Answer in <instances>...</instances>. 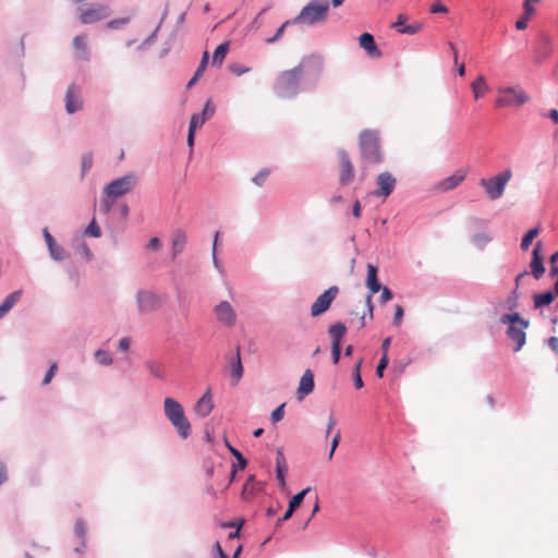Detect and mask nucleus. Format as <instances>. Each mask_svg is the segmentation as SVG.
I'll use <instances>...</instances> for the list:
<instances>
[{"label": "nucleus", "instance_id": "69168bd1", "mask_svg": "<svg viewBox=\"0 0 558 558\" xmlns=\"http://www.w3.org/2000/svg\"><path fill=\"white\" fill-rule=\"evenodd\" d=\"M447 12H448V8L440 2H436L430 7V13H433V14L447 13Z\"/></svg>", "mask_w": 558, "mask_h": 558}, {"label": "nucleus", "instance_id": "338daca9", "mask_svg": "<svg viewBox=\"0 0 558 558\" xmlns=\"http://www.w3.org/2000/svg\"><path fill=\"white\" fill-rule=\"evenodd\" d=\"M43 235H44V239H45V242H46V245H47L48 248L57 243L54 238L49 232L48 228H45L43 230Z\"/></svg>", "mask_w": 558, "mask_h": 558}, {"label": "nucleus", "instance_id": "0eeeda50", "mask_svg": "<svg viewBox=\"0 0 558 558\" xmlns=\"http://www.w3.org/2000/svg\"><path fill=\"white\" fill-rule=\"evenodd\" d=\"M138 184V174L129 172L123 177L117 178L109 182L105 189L104 194L110 197H122L131 193Z\"/></svg>", "mask_w": 558, "mask_h": 558}, {"label": "nucleus", "instance_id": "0e129e2a", "mask_svg": "<svg viewBox=\"0 0 558 558\" xmlns=\"http://www.w3.org/2000/svg\"><path fill=\"white\" fill-rule=\"evenodd\" d=\"M146 247L151 251H158L161 247V241L159 238L154 236L148 241Z\"/></svg>", "mask_w": 558, "mask_h": 558}, {"label": "nucleus", "instance_id": "603ef678", "mask_svg": "<svg viewBox=\"0 0 558 558\" xmlns=\"http://www.w3.org/2000/svg\"><path fill=\"white\" fill-rule=\"evenodd\" d=\"M388 363H389L388 355L387 354H383L380 360H379V362H378V364H377V367H376V375L379 378H381L384 376V372L387 368Z\"/></svg>", "mask_w": 558, "mask_h": 558}, {"label": "nucleus", "instance_id": "58836bf2", "mask_svg": "<svg viewBox=\"0 0 558 558\" xmlns=\"http://www.w3.org/2000/svg\"><path fill=\"white\" fill-rule=\"evenodd\" d=\"M311 492V487H306L295 494L289 501L290 510H296L303 502L305 496Z\"/></svg>", "mask_w": 558, "mask_h": 558}, {"label": "nucleus", "instance_id": "f704fd0d", "mask_svg": "<svg viewBox=\"0 0 558 558\" xmlns=\"http://www.w3.org/2000/svg\"><path fill=\"white\" fill-rule=\"evenodd\" d=\"M541 229L538 227L530 229L521 239L520 248L522 251H527L534 241V239L539 234Z\"/></svg>", "mask_w": 558, "mask_h": 558}, {"label": "nucleus", "instance_id": "774afa93", "mask_svg": "<svg viewBox=\"0 0 558 558\" xmlns=\"http://www.w3.org/2000/svg\"><path fill=\"white\" fill-rule=\"evenodd\" d=\"M131 344V340L129 337H123L118 342V350L121 352L128 351Z\"/></svg>", "mask_w": 558, "mask_h": 558}, {"label": "nucleus", "instance_id": "dca6fc26", "mask_svg": "<svg viewBox=\"0 0 558 558\" xmlns=\"http://www.w3.org/2000/svg\"><path fill=\"white\" fill-rule=\"evenodd\" d=\"M338 156L341 166L339 182L341 185H348L352 182L354 177L353 165L345 150H339Z\"/></svg>", "mask_w": 558, "mask_h": 558}, {"label": "nucleus", "instance_id": "c756f323", "mask_svg": "<svg viewBox=\"0 0 558 558\" xmlns=\"http://www.w3.org/2000/svg\"><path fill=\"white\" fill-rule=\"evenodd\" d=\"M347 332V327L343 323H336L331 325L328 329V333L331 338L332 345H341L342 338Z\"/></svg>", "mask_w": 558, "mask_h": 558}, {"label": "nucleus", "instance_id": "5701e85b", "mask_svg": "<svg viewBox=\"0 0 558 558\" xmlns=\"http://www.w3.org/2000/svg\"><path fill=\"white\" fill-rule=\"evenodd\" d=\"M360 46L368 53L372 58H378L381 56L380 50L376 46L374 36L369 33H363L359 37Z\"/></svg>", "mask_w": 558, "mask_h": 558}, {"label": "nucleus", "instance_id": "1a4fd4ad", "mask_svg": "<svg viewBox=\"0 0 558 558\" xmlns=\"http://www.w3.org/2000/svg\"><path fill=\"white\" fill-rule=\"evenodd\" d=\"M497 107H521L529 101L527 94L520 87H499Z\"/></svg>", "mask_w": 558, "mask_h": 558}, {"label": "nucleus", "instance_id": "6ab92c4d", "mask_svg": "<svg viewBox=\"0 0 558 558\" xmlns=\"http://www.w3.org/2000/svg\"><path fill=\"white\" fill-rule=\"evenodd\" d=\"M216 111V107L213 104L211 99H208L205 105L204 109L201 113H194L191 117L190 124L195 122V129L197 130L198 126H202L207 120H209Z\"/></svg>", "mask_w": 558, "mask_h": 558}, {"label": "nucleus", "instance_id": "4c0bfd02", "mask_svg": "<svg viewBox=\"0 0 558 558\" xmlns=\"http://www.w3.org/2000/svg\"><path fill=\"white\" fill-rule=\"evenodd\" d=\"M226 446L227 448L229 449L230 453L235 458L236 460V463H234L235 465L239 466L240 470H244L247 465V460L246 458L234 447H232L228 440H226Z\"/></svg>", "mask_w": 558, "mask_h": 558}, {"label": "nucleus", "instance_id": "7c9ffc66", "mask_svg": "<svg viewBox=\"0 0 558 558\" xmlns=\"http://www.w3.org/2000/svg\"><path fill=\"white\" fill-rule=\"evenodd\" d=\"M229 51V43L220 44L214 51L211 65L213 66H221L227 53Z\"/></svg>", "mask_w": 558, "mask_h": 558}, {"label": "nucleus", "instance_id": "052dcab7", "mask_svg": "<svg viewBox=\"0 0 558 558\" xmlns=\"http://www.w3.org/2000/svg\"><path fill=\"white\" fill-rule=\"evenodd\" d=\"M380 291H381V294H380L379 300H380L381 304L387 303L388 301H390L393 298V294H392L391 290L388 287H383L381 286Z\"/></svg>", "mask_w": 558, "mask_h": 558}, {"label": "nucleus", "instance_id": "e433bc0d", "mask_svg": "<svg viewBox=\"0 0 558 558\" xmlns=\"http://www.w3.org/2000/svg\"><path fill=\"white\" fill-rule=\"evenodd\" d=\"M48 252H49L50 257L53 260H56V262H61V260L65 259L69 256L66 251L61 245H59L58 243H56L52 246H50L48 248Z\"/></svg>", "mask_w": 558, "mask_h": 558}, {"label": "nucleus", "instance_id": "f8f14e48", "mask_svg": "<svg viewBox=\"0 0 558 558\" xmlns=\"http://www.w3.org/2000/svg\"><path fill=\"white\" fill-rule=\"evenodd\" d=\"M216 319L226 327H233L236 323V313L228 301H221L214 307Z\"/></svg>", "mask_w": 558, "mask_h": 558}, {"label": "nucleus", "instance_id": "f257e3e1", "mask_svg": "<svg viewBox=\"0 0 558 558\" xmlns=\"http://www.w3.org/2000/svg\"><path fill=\"white\" fill-rule=\"evenodd\" d=\"M323 70L324 60L320 56H306L293 69L278 74L274 84V93L279 98L291 99L300 90H312L317 86Z\"/></svg>", "mask_w": 558, "mask_h": 558}, {"label": "nucleus", "instance_id": "393cba45", "mask_svg": "<svg viewBox=\"0 0 558 558\" xmlns=\"http://www.w3.org/2000/svg\"><path fill=\"white\" fill-rule=\"evenodd\" d=\"M187 241L186 233L182 229H177L171 239V251L172 257L175 258L180 253L183 252Z\"/></svg>", "mask_w": 558, "mask_h": 558}, {"label": "nucleus", "instance_id": "37998d69", "mask_svg": "<svg viewBox=\"0 0 558 558\" xmlns=\"http://www.w3.org/2000/svg\"><path fill=\"white\" fill-rule=\"evenodd\" d=\"M258 489L257 487H255V482H254V476L251 475L247 481L245 482V484L243 485V488H242V497L244 499L248 498L251 495L254 494V492Z\"/></svg>", "mask_w": 558, "mask_h": 558}, {"label": "nucleus", "instance_id": "a211bd4d", "mask_svg": "<svg viewBox=\"0 0 558 558\" xmlns=\"http://www.w3.org/2000/svg\"><path fill=\"white\" fill-rule=\"evenodd\" d=\"M314 388V375L311 369H306L300 379V385L296 391L298 399L302 400L305 396L312 393Z\"/></svg>", "mask_w": 558, "mask_h": 558}, {"label": "nucleus", "instance_id": "f3484780", "mask_svg": "<svg viewBox=\"0 0 558 558\" xmlns=\"http://www.w3.org/2000/svg\"><path fill=\"white\" fill-rule=\"evenodd\" d=\"M213 409V395L210 388H208L205 393L196 401L193 411L198 417L204 418L211 413Z\"/></svg>", "mask_w": 558, "mask_h": 558}, {"label": "nucleus", "instance_id": "2f4dec72", "mask_svg": "<svg viewBox=\"0 0 558 558\" xmlns=\"http://www.w3.org/2000/svg\"><path fill=\"white\" fill-rule=\"evenodd\" d=\"M471 88L475 99H480L487 90L488 85L483 75H478L476 80L471 84Z\"/></svg>", "mask_w": 558, "mask_h": 558}, {"label": "nucleus", "instance_id": "6e6d98bb", "mask_svg": "<svg viewBox=\"0 0 558 558\" xmlns=\"http://www.w3.org/2000/svg\"><path fill=\"white\" fill-rule=\"evenodd\" d=\"M208 61H209V52L208 51H204L203 52V56H202V59H201V62L195 71V73H198L201 76L204 74L207 65H208Z\"/></svg>", "mask_w": 558, "mask_h": 558}, {"label": "nucleus", "instance_id": "f03ea898", "mask_svg": "<svg viewBox=\"0 0 558 558\" xmlns=\"http://www.w3.org/2000/svg\"><path fill=\"white\" fill-rule=\"evenodd\" d=\"M163 412L178 435L182 439H186L191 435V424L185 416L182 404L178 400L167 397L163 400Z\"/></svg>", "mask_w": 558, "mask_h": 558}, {"label": "nucleus", "instance_id": "473e14b6", "mask_svg": "<svg viewBox=\"0 0 558 558\" xmlns=\"http://www.w3.org/2000/svg\"><path fill=\"white\" fill-rule=\"evenodd\" d=\"M554 300L555 299H554V294H553L551 291H545V292H542V293H536L533 296L534 307L535 308H542V307L547 306L550 303H553Z\"/></svg>", "mask_w": 558, "mask_h": 558}, {"label": "nucleus", "instance_id": "a18cd8bd", "mask_svg": "<svg viewBox=\"0 0 558 558\" xmlns=\"http://www.w3.org/2000/svg\"><path fill=\"white\" fill-rule=\"evenodd\" d=\"M289 25H294V24H293V22H291V20H287V21H286V22H284V23H283V24L278 28V29H277V32L275 33V35H274L272 37L267 38L265 41H266L267 44H274V43L278 41V40L281 38V36L283 35L286 27H287V26H289Z\"/></svg>", "mask_w": 558, "mask_h": 558}, {"label": "nucleus", "instance_id": "ea45409f", "mask_svg": "<svg viewBox=\"0 0 558 558\" xmlns=\"http://www.w3.org/2000/svg\"><path fill=\"white\" fill-rule=\"evenodd\" d=\"M471 241L475 246L482 250L492 241V236L484 232L475 233L472 235Z\"/></svg>", "mask_w": 558, "mask_h": 558}, {"label": "nucleus", "instance_id": "3c124183", "mask_svg": "<svg viewBox=\"0 0 558 558\" xmlns=\"http://www.w3.org/2000/svg\"><path fill=\"white\" fill-rule=\"evenodd\" d=\"M284 407H286V403H282L280 404L279 407H277L270 414V420L272 423H278L280 422L283 416H284Z\"/></svg>", "mask_w": 558, "mask_h": 558}, {"label": "nucleus", "instance_id": "423d86ee", "mask_svg": "<svg viewBox=\"0 0 558 558\" xmlns=\"http://www.w3.org/2000/svg\"><path fill=\"white\" fill-rule=\"evenodd\" d=\"M360 150L362 157L372 163L383 160L379 150V138L375 131L365 130L360 134Z\"/></svg>", "mask_w": 558, "mask_h": 558}, {"label": "nucleus", "instance_id": "de8ad7c7", "mask_svg": "<svg viewBox=\"0 0 558 558\" xmlns=\"http://www.w3.org/2000/svg\"><path fill=\"white\" fill-rule=\"evenodd\" d=\"M159 29H160V24H158L156 26V28L154 29V32L137 47V50L138 51L144 50L146 47H149L150 45H153L156 41Z\"/></svg>", "mask_w": 558, "mask_h": 558}, {"label": "nucleus", "instance_id": "72a5a7b5", "mask_svg": "<svg viewBox=\"0 0 558 558\" xmlns=\"http://www.w3.org/2000/svg\"><path fill=\"white\" fill-rule=\"evenodd\" d=\"M94 360L100 366H111L113 364L111 353L104 349H98L94 352Z\"/></svg>", "mask_w": 558, "mask_h": 558}, {"label": "nucleus", "instance_id": "39448f33", "mask_svg": "<svg viewBox=\"0 0 558 558\" xmlns=\"http://www.w3.org/2000/svg\"><path fill=\"white\" fill-rule=\"evenodd\" d=\"M511 178L512 171L510 169H506L492 178H482L480 180V185L485 190V193L490 201H496L504 195L506 186Z\"/></svg>", "mask_w": 558, "mask_h": 558}, {"label": "nucleus", "instance_id": "6e6552de", "mask_svg": "<svg viewBox=\"0 0 558 558\" xmlns=\"http://www.w3.org/2000/svg\"><path fill=\"white\" fill-rule=\"evenodd\" d=\"M136 307L140 315L159 311L163 305L162 295L151 290L140 289L135 294Z\"/></svg>", "mask_w": 558, "mask_h": 558}, {"label": "nucleus", "instance_id": "e2e57ef3", "mask_svg": "<svg viewBox=\"0 0 558 558\" xmlns=\"http://www.w3.org/2000/svg\"><path fill=\"white\" fill-rule=\"evenodd\" d=\"M341 357V345L331 344V360L333 364H338Z\"/></svg>", "mask_w": 558, "mask_h": 558}, {"label": "nucleus", "instance_id": "c85d7f7f", "mask_svg": "<svg viewBox=\"0 0 558 558\" xmlns=\"http://www.w3.org/2000/svg\"><path fill=\"white\" fill-rule=\"evenodd\" d=\"M465 178V174L463 173H454L444 180H441L438 184H437V190L441 191V192H447V191H450V190H453L454 187H457Z\"/></svg>", "mask_w": 558, "mask_h": 558}, {"label": "nucleus", "instance_id": "a19ab883", "mask_svg": "<svg viewBox=\"0 0 558 558\" xmlns=\"http://www.w3.org/2000/svg\"><path fill=\"white\" fill-rule=\"evenodd\" d=\"M94 163V157L92 153H86L81 159V175L82 178L92 169Z\"/></svg>", "mask_w": 558, "mask_h": 558}, {"label": "nucleus", "instance_id": "7ed1b4c3", "mask_svg": "<svg viewBox=\"0 0 558 558\" xmlns=\"http://www.w3.org/2000/svg\"><path fill=\"white\" fill-rule=\"evenodd\" d=\"M329 12L328 0H311L305 7L302 8L300 13L291 19L293 24H304L314 26L327 20Z\"/></svg>", "mask_w": 558, "mask_h": 558}, {"label": "nucleus", "instance_id": "c9c22d12", "mask_svg": "<svg viewBox=\"0 0 558 558\" xmlns=\"http://www.w3.org/2000/svg\"><path fill=\"white\" fill-rule=\"evenodd\" d=\"M74 533L82 541L83 548H86L87 526L82 519H77L74 526Z\"/></svg>", "mask_w": 558, "mask_h": 558}, {"label": "nucleus", "instance_id": "ddd939ff", "mask_svg": "<svg viewBox=\"0 0 558 558\" xmlns=\"http://www.w3.org/2000/svg\"><path fill=\"white\" fill-rule=\"evenodd\" d=\"M64 102H65V111L68 114H73L83 108L81 89L77 85L70 84L68 86L65 97H64Z\"/></svg>", "mask_w": 558, "mask_h": 558}, {"label": "nucleus", "instance_id": "bb28decb", "mask_svg": "<svg viewBox=\"0 0 558 558\" xmlns=\"http://www.w3.org/2000/svg\"><path fill=\"white\" fill-rule=\"evenodd\" d=\"M288 473V464L281 449L277 450L276 454V476L281 487L286 486V476Z\"/></svg>", "mask_w": 558, "mask_h": 558}, {"label": "nucleus", "instance_id": "aec40b11", "mask_svg": "<svg viewBox=\"0 0 558 558\" xmlns=\"http://www.w3.org/2000/svg\"><path fill=\"white\" fill-rule=\"evenodd\" d=\"M550 54H551V40L547 35L543 34L541 36L539 45L535 49L534 61L537 64H541L545 60H547Z\"/></svg>", "mask_w": 558, "mask_h": 558}, {"label": "nucleus", "instance_id": "cd10ccee", "mask_svg": "<svg viewBox=\"0 0 558 558\" xmlns=\"http://www.w3.org/2000/svg\"><path fill=\"white\" fill-rule=\"evenodd\" d=\"M229 369L231 377L234 379V385H236L242 378L244 372L240 354V347L236 348L235 356L231 357L229 362Z\"/></svg>", "mask_w": 558, "mask_h": 558}, {"label": "nucleus", "instance_id": "4be33fe9", "mask_svg": "<svg viewBox=\"0 0 558 558\" xmlns=\"http://www.w3.org/2000/svg\"><path fill=\"white\" fill-rule=\"evenodd\" d=\"M378 267L373 264H367V275L365 284L369 291L368 294L374 295L380 291L381 284L377 278Z\"/></svg>", "mask_w": 558, "mask_h": 558}, {"label": "nucleus", "instance_id": "4468645a", "mask_svg": "<svg viewBox=\"0 0 558 558\" xmlns=\"http://www.w3.org/2000/svg\"><path fill=\"white\" fill-rule=\"evenodd\" d=\"M543 243L537 241L532 250V258L530 262V271L534 279L539 280L545 274L544 258L542 256Z\"/></svg>", "mask_w": 558, "mask_h": 558}, {"label": "nucleus", "instance_id": "680f3d73", "mask_svg": "<svg viewBox=\"0 0 558 558\" xmlns=\"http://www.w3.org/2000/svg\"><path fill=\"white\" fill-rule=\"evenodd\" d=\"M195 132H196L195 122H193L192 124L189 125V132H187V138H186V143H187L189 147H191V148L194 146Z\"/></svg>", "mask_w": 558, "mask_h": 558}, {"label": "nucleus", "instance_id": "9d476101", "mask_svg": "<svg viewBox=\"0 0 558 558\" xmlns=\"http://www.w3.org/2000/svg\"><path fill=\"white\" fill-rule=\"evenodd\" d=\"M339 294V288L337 286L329 287L324 293H322L311 306V316L317 317L327 312L331 303L336 300Z\"/></svg>", "mask_w": 558, "mask_h": 558}, {"label": "nucleus", "instance_id": "2eb2a0df", "mask_svg": "<svg viewBox=\"0 0 558 558\" xmlns=\"http://www.w3.org/2000/svg\"><path fill=\"white\" fill-rule=\"evenodd\" d=\"M377 190L374 191V195L377 197H388L396 186V179L390 172H381L376 179Z\"/></svg>", "mask_w": 558, "mask_h": 558}, {"label": "nucleus", "instance_id": "13d9d810", "mask_svg": "<svg viewBox=\"0 0 558 558\" xmlns=\"http://www.w3.org/2000/svg\"><path fill=\"white\" fill-rule=\"evenodd\" d=\"M130 21L129 17H121V19H114V20H111L108 22L107 26L111 29H118L120 28L122 25H125L128 24Z\"/></svg>", "mask_w": 558, "mask_h": 558}, {"label": "nucleus", "instance_id": "a878e982", "mask_svg": "<svg viewBox=\"0 0 558 558\" xmlns=\"http://www.w3.org/2000/svg\"><path fill=\"white\" fill-rule=\"evenodd\" d=\"M22 290L9 293L0 304V317H4L21 300Z\"/></svg>", "mask_w": 558, "mask_h": 558}, {"label": "nucleus", "instance_id": "49530a36", "mask_svg": "<svg viewBox=\"0 0 558 558\" xmlns=\"http://www.w3.org/2000/svg\"><path fill=\"white\" fill-rule=\"evenodd\" d=\"M270 174V170L264 168L259 170L255 177L252 178V182L257 186H262Z\"/></svg>", "mask_w": 558, "mask_h": 558}, {"label": "nucleus", "instance_id": "412c9836", "mask_svg": "<svg viewBox=\"0 0 558 558\" xmlns=\"http://www.w3.org/2000/svg\"><path fill=\"white\" fill-rule=\"evenodd\" d=\"M144 366L154 378L159 380H165L167 378L166 367L161 361L148 359L144 362Z\"/></svg>", "mask_w": 558, "mask_h": 558}, {"label": "nucleus", "instance_id": "09e8293b", "mask_svg": "<svg viewBox=\"0 0 558 558\" xmlns=\"http://www.w3.org/2000/svg\"><path fill=\"white\" fill-rule=\"evenodd\" d=\"M85 234L94 236V238H100L101 236V229L97 225L96 220L93 219L87 228L85 229Z\"/></svg>", "mask_w": 558, "mask_h": 558}, {"label": "nucleus", "instance_id": "20e7f679", "mask_svg": "<svg viewBox=\"0 0 558 558\" xmlns=\"http://www.w3.org/2000/svg\"><path fill=\"white\" fill-rule=\"evenodd\" d=\"M499 322L501 324L508 325L506 335L514 342V351H520L525 344V329H527L530 326L529 320L522 318L519 313L514 312L511 314H504Z\"/></svg>", "mask_w": 558, "mask_h": 558}, {"label": "nucleus", "instance_id": "5fc2aeb1", "mask_svg": "<svg viewBox=\"0 0 558 558\" xmlns=\"http://www.w3.org/2000/svg\"><path fill=\"white\" fill-rule=\"evenodd\" d=\"M57 369H58V364L56 362H53L50 367L48 368L44 379H43V385L46 386L48 384L51 383L52 378L54 377L56 373H57Z\"/></svg>", "mask_w": 558, "mask_h": 558}, {"label": "nucleus", "instance_id": "4d7b16f0", "mask_svg": "<svg viewBox=\"0 0 558 558\" xmlns=\"http://www.w3.org/2000/svg\"><path fill=\"white\" fill-rule=\"evenodd\" d=\"M230 72L235 74L236 76H241L250 71V68L239 64V63H232L229 65Z\"/></svg>", "mask_w": 558, "mask_h": 558}, {"label": "nucleus", "instance_id": "bf43d9fd", "mask_svg": "<svg viewBox=\"0 0 558 558\" xmlns=\"http://www.w3.org/2000/svg\"><path fill=\"white\" fill-rule=\"evenodd\" d=\"M421 28H422V24L405 25L402 28H398V32L401 34L413 35V34H416Z\"/></svg>", "mask_w": 558, "mask_h": 558}, {"label": "nucleus", "instance_id": "b1692460", "mask_svg": "<svg viewBox=\"0 0 558 558\" xmlns=\"http://www.w3.org/2000/svg\"><path fill=\"white\" fill-rule=\"evenodd\" d=\"M73 47L75 49V58L82 61H89L90 51L86 43L85 35H77L73 39Z\"/></svg>", "mask_w": 558, "mask_h": 558}, {"label": "nucleus", "instance_id": "c03bdc74", "mask_svg": "<svg viewBox=\"0 0 558 558\" xmlns=\"http://www.w3.org/2000/svg\"><path fill=\"white\" fill-rule=\"evenodd\" d=\"M116 199V197H110L104 194V197L100 202V211L105 215L109 214L113 207Z\"/></svg>", "mask_w": 558, "mask_h": 558}, {"label": "nucleus", "instance_id": "8fccbe9b", "mask_svg": "<svg viewBox=\"0 0 558 558\" xmlns=\"http://www.w3.org/2000/svg\"><path fill=\"white\" fill-rule=\"evenodd\" d=\"M519 289L513 288V290L509 293L507 298V306L509 310H514L518 306V300H519Z\"/></svg>", "mask_w": 558, "mask_h": 558}, {"label": "nucleus", "instance_id": "864d4df0", "mask_svg": "<svg viewBox=\"0 0 558 558\" xmlns=\"http://www.w3.org/2000/svg\"><path fill=\"white\" fill-rule=\"evenodd\" d=\"M403 315H404L403 307L401 305L397 304L395 306V315H393V320H392V324L396 327H399L402 324Z\"/></svg>", "mask_w": 558, "mask_h": 558}, {"label": "nucleus", "instance_id": "79ce46f5", "mask_svg": "<svg viewBox=\"0 0 558 558\" xmlns=\"http://www.w3.org/2000/svg\"><path fill=\"white\" fill-rule=\"evenodd\" d=\"M363 360L360 359L353 367V384L356 389H361L364 386L362 376H361V367Z\"/></svg>", "mask_w": 558, "mask_h": 558}, {"label": "nucleus", "instance_id": "9b49d317", "mask_svg": "<svg viewBox=\"0 0 558 558\" xmlns=\"http://www.w3.org/2000/svg\"><path fill=\"white\" fill-rule=\"evenodd\" d=\"M80 20L83 24H93L110 15V8L105 3H97L90 8L80 9Z\"/></svg>", "mask_w": 558, "mask_h": 558}]
</instances>
